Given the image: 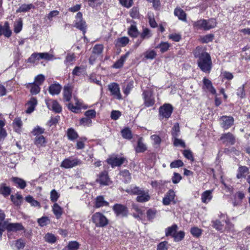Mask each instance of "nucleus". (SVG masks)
Segmentation results:
<instances>
[{"label":"nucleus","mask_w":250,"mask_h":250,"mask_svg":"<svg viewBox=\"0 0 250 250\" xmlns=\"http://www.w3.org/2000/svg\"><path fill=\"white\" fill-rule=\"evenodd\" d=\"M193 54L195 58H198L197 64L200 69L205 73H210L212 64L209 54L200 46L195 48Z\"/></svg>","instance_id":"nucleus-1"},{"label":"nucleus","mask_w":250,"mask_h":250,"mask_svg":"<svg viewBox=\"0 0 250 250\" xmlns=\"http://www.w3.org/2000/svg\"><path fill=\"white\" fill-rule=\"evenodd\" d=\"M54 56L48 53H34L28 59V62L31 63L37 62L41 59H44L47 61L51 60Z\"/></svg>","instance_id":"nucleus-2"},{"label":"nucleus","mask_w":250,"mask_h":250,"mask_svg":"<svg viewBox=\"0 0 250 250\" xmlns=\"http://www.w3.org/2000/svg\"><path fill=\"white\" fill-rule=\"evenodd\" d=\"M82 164V161L81 160L78 158H73L72 157H69L62 161L60 167L66 169H68L80 166Z\"/></svg>","instance_id":"nucleus-3"},{"label":"nucleus","mask_w":250,"mask_h":250,"mask_svg":"<svg viewBox=\"0 0 250 250\" xmlns=\"http://www.w3.org/2000/svg\"><path fill=\"white\" fill-rule=\"evenodd\" d=\"M93 222L97 227H103L108 223V220L106 217L100 212L95 213L92 217Z\"/></svg>","instance_id":"nucleus-4"},{"label":"nucleus","mask_w":250,"mask_h":250,"mask_svg":"<svg viewBox=\"0 0 250 250\" xmlns=\"http://www.w3.org/2000/svg\"><path fill=\"white\" fill-rule=\"evenodd\" d=\"M172 111V106L169 104H165L159 108V112L160 119H168L171 116Z\"/></svg>","instance_id":"nucleus-5"},{"label":"nucleus","mask_w":250,"mask_h":250,"mask_svg":"<svg viewBox=\"0 0 250 250\" xmlns=\"http://www.w3.org/2000/svg\"><path fill=\"white\" fill-rule=\"evenodd\" d=\"M113 210L117 216L124 217L127 216L128 209L125 205L116 204L113 206Z\"/></svg>","instance_id":"nucleus-6"},{"label":"nucleus","mask_w":250,"mask_h":250,"mask_svg":"<svg viewBox=\"0 0 250 250\" xmlns=\"http://www.w3.org/2000/svg\"><path fill=\"white\" fill-rule=\"evenodd\" d=\"M126 161L124 157H118L115 155L110 156L106 160L107 163L112 167L121 166Z\"/></svg>","instance_id":"nucleus-7"},{"label":"nucleus","mask_w":250,"mask_h":250,"mask_svg":"<svg viewBox=\"0 0 250 250\" xmlns=\"http://www.w3.org/2000/svg\"><path fill=\"white\" fill-rule=\"evenodd\" d=\"M220 125L224 129H228L234 124V118L231 116H223L220 118Z\"/></svg>","instance_id":"nucleus-8"},{"label":"nucleus","mask_w":250,"mask_h":250,"mask_svg":"<svg viewBox=\"0 0 250 250\" xmlns=\"http://www.w3.org/2000/svg\"><path fill=\"white\" fill-rule=\"evenodd\" d=\"M142 95L144 100V104L146 106H151L154 104L155 100L150 91L145 90L143 92Z\"/></svg>","instance_id":"nucleus-9"},{"label":"nucleus","mask_w":250,"mask_h":250,"mask_svg":"<svg viewBox=\"0 0 250 250\" xmlns=\"http://www.w3.org/2000/svg\"><path fill=\"white\" fill-rule=\"evenodd\" d=\"M45 103L47 107L56 113H59L62 111V107L59 103L55 100L46 99Z\"/></svg>","instance_id":"nucleus-10"},{"label":"nucleus","mask_w":250,"mask_h":250,"mask_svg":"<svg viewBox=\"0 0 250 250\" xmlns=\"http://www.w3.org/2000/svg\"><path fill=\"white\" fill-rule=\"evenodd\" d=\"M220 140L222 141L223 143L226 145H233L235 143V137L230 132L222 134L220 137Z\"/></svg>","instance_id":"nucleus-11"},{"label":"nucleus","mask_w":250,"mask_h":250,"mask_svg":"<svg viewBox=\"0 0 250 250\" xmlns=\"http://www.w3.org/2000/svg\"><path fill=\"white\" fill-rule=\"evenodd\" d=\"M108 89L111 94L117 99L120 100L122 99V95L120 93L119 85L115 83H113L108 85Z\"/></svg>","instance_id":"nucleus-12"},{"label":"nucleus","mask_w":250,"mask_h":250,"mask_svg":"<svg viewBox=\"0 0 250 250\" xmlns=\"http://www.w3.org/2000/svg\"><path fill=\"white\" fill-rule=\"evenodd\" d=\"M96 181L101 185H108L110 183V180L107 172L104 171L101 173Z\"/></svg>","instance_id":"nucleus-13"},{"label":"nucleus","mask_w":250,"mask_h":250,"mask_svg":"<svg viewBox=\"0 0 250 250\" xmlns=\"http://www.w3.org/2000/svg\"><path fill=\"white\" fill-rule=\"evenodd\" d=\"M12 32L8 22H5L3 26L0 24V36L3 35L4 37L9 38Z\"/></svg>","instance_id":"nucleus-14"},{"label":"nucleus","mask_w":250,"mask_h":250,"mask_svg":"<svg viewBox=\"0 0 250 250\" xmlns=\"http://www.w3.org/2000/svg\"><path fill=\"white\" fill-rule=\"evenodd\" d=\"M175 197V192L173 190H169L165 195L163 199V203L164 205H168L172 201Z\"/></svg>","instance_id":"nucleus-15"},{"label":"nucleus","mask_w":250,"mask_h":250,"mask_svg":"<svg viewBox=\"0 0 250 250\" xmlns=\"http://www.w3.org/2000/svg\"><path fill=\"white\" fill-rule=\"evenodd\" d=\"M150 198L147 191H145L142 189L139 194H138L136 197V201L138 202L144 203L148 201Z\"/></svg>","instance_id":"nucleus-16"},{"label":"nucleus","mask_w":250,"mask_h":250,"mask_svg":"<svg viewBox=\"0 0 250 250\" xmlns=\"http://www.w3.org/2000/svg\"><path fill=\"white\" fill-rule=\"evenodd\" d=\"M37 100L35 97H32L30 98V100L26 104V105L27 106V109L26 110V112L27 113H31L35 109L36 106L37 104Z\"/></svg>","instance_id":"nucleus-17"},{"label":"nucleus","mask_w":250,"mask_h":250,"mask_svg":"<svg viewBox=\"0 0 250 250\" xmlns=\"http://www.w3.org/2000/svg\"><path fill=\"white\" fill-rule=\"evenodd\" d=\"M147 149V146L143 142V138L140 137L137 141V145L135 150L136 153H141L145 152Z\"/></svg>","instance_id":"nucleus-18"},{"label":"nucleus","mask_w":250,"mask_h":250,"mask_svg":"<svg viewBox=\"0 0 250 250\" xmlns=\"http://www.w3.org/2000/svg\"><path fill=\"white\" fill-rule=\"evenodd\" d=\"M72 89L70 86H64L63 91V100L66 102H69L72 98Z\"/></svg>","instance_id":"nucleus-19"},{"label":"nucleus","mask_w":250,"mask_h":250,"mask_svg":"<svg viewBox=\"0 0 250 250\" xmlns=\"http://www.w3.org/2000/svg\"><path fill=\"white\" fill-rule=\"evenodd\" d=\"M109 206V203L105 200L102 196H99L96 197L95 201V207L96 208H99L102 207H107Z\"/></svg>","instance_id":"nucleus-20"},{"label":"nucleus","mask_w":250,"mask_h":250,"mask_svg":"<svg viewBox=\"0 0 250 250\" xmlns=\"http://www.w3.org/2000/svg\"><path fill=\"white\" fill-rule=\"evenodd\" d=\"M129 54V52H126L124 55L121 56L120 58L115 62V63L113 65V67L115 68H121L128 57Z\"/></svg>","instance_id":"nucleus-21"},{"label":"nucleus","mask_w":250,"mask_h":250,"mask_svg":"<svg viewBox=\"0 0 250 250\" xmlns=\"http://www.w3.org/2000/svg\"><path fill=\"white\" fill-rule=\"evenodd\" d=\"M203 83L205 88H207L211 93L212 94H216V90L212 86V83L209 80L205 77L203 78Z\"/></svg>","instance_id":"nucleus-22"},{"label":"nucleus","mask_w":250,"mask_h":250,"mask_svg":"<svg viewBox=\"0 0 250 250\" xmlns=\"http://www.w3.org/2000/svg\"><path fill=\"white\" fill-rule=\"evenodd\" d=\"M212 190H208L204 191L201 195V201L204 203H208L212 199Z\"/></svg>","instance_id":"nucleus-23"},{"label":"nucleus","mask_w":250,"mask_h":250,"mask_svg":"<svg viewBox=\"0 0 250 250\" xmlns=\"http://www.w3.org/2000/svg\"><path fill=\"white\" fill-rule=\"evenodd\" d=\"M62 86L59 83H54L51 84L49 87V92L52 95L59 94L61 90Z\"/></svg>","instance_id":"nucleus-24"},{"label":"nucleus","mask_w":250,"mask_h":250,"mask_svg":"<svg viewBox=\"0 0 250 250\" xmlns=\"http://www.w3.org/2000/svg\"><path fill=\"white\" fill-rule=\"evenodd\" d=\"M46 143L45 138L42 135L35 137L34 138V144L38 147L45 146Z\"/></svg>","instance_id":"nucleus-25"},{"label":"nucleus","mask_w":250,"mask_h":250,"mask_svg":"<svg viewBox=\"0 0 250 250\" xmlns=\"http://www.w3.org/2000/svg\"><path fill=\"white\" fill-rule=\"evenodd\" d=\"M74 99L75 100L76 106H74L72 104L69 103L67 105L68 108L72 112L78 113V111L80 109L81 104L77 98L74 97Z\"/></svg>","instance_id":"nucleus-26"},{"label":"nucleus","mask_w":250,"mask_h":250,"mask_svg":"<svg viewBox=\"0 0 250 250\" xmlns=\"http://www.w3.org/2000/svg\"><path fill=\"white\" fill-rule=\"evenodd\" d=\"M178 226L176 224L172 225L171 227H168L165 230L166 236H171L172 237L177 231Z\"/></svg>","instance_id":"nucleus-27"},{"label":"nucleus","mask_w":250,"mask_h":250,"mask_svg":"<svg viewBox=\"0 0 250 250\" xmlns=\"http://www.w3.org/2000/svg\"><path fill=\"white\" fill-rule=\"evenodd\" d=\"M174 13L176 16L178 17L179 20L183 21L186 20V14L182 9L178 8H175Z\"/></svg>","instance_id":"nucleus-28"},{"label":"nucleus","mask_w":250,"mask_h":250,"mask_svg":"<svg viewBox=\"0 0 250 250\" xmlns=\"http://www.w3.org/2000/svg\"><path fill=\"white\" fill-rule=\"evenodd\" d=\"M142 189L135 186H131L126 188L125 191L130 194L137 195L142 192Z\"/></svg>","instance_id":"nucleus-29"},{"label":"nucleus","mask_w":250,"mask_h":250,"mask_svg":"<svg viewBox=\"0 0 250 250\" xmlns=\"http://www.w3.org/2000/svg\"><path fill=\"white\" fill-rule=\"evenodd\" d=\"M75 26L82 30L83 34L85 33L86 28V23L83 20H75Z\"/></svg>","instance_id":"nucleus-30"},{"label":"nucleus","mask_w":250,"mask_h":250,"mask_svg":"<svg viewBox=\"0 0 250 250\" xmlns=\"http://www.w3.org/2000/svg\"><path fill=\"white\" fill-rule=\"evenodd\" d=\"M27 87L30 89V92L32 94H37L41 90L40 85L34 83H29L28 84Z\"/></svg>","instance_id":"nucleus-31"},{"label":"nucleus","mask_w":250,"mask_h":250,"mask_svg":"<svg viewBox=\"0 0 250 250\" xmlns=\"http://www.w3.org/2000/svg\"><path fill=\"white\" fill-rule=\"evenodd\" d=\"M206 20L204 19H201L196 21H195L193 25V26L197 29H203L206 30Z\"/></svg>","instance_id":"nucleus-32"},{"label":"nucleus","mask_w":250,"mask_h":250,"mask_svg":"<svg viewBox=\"0 0 250 250\" xmlns=\"http://www.w3.org/2000/svg\"><path fill=\"white\" fill-rule=\"evenodd\" d=\"M52 210L57 218H59L62 213V208L57 203L54 204Z\"/></svg>","instance_id":"nucleus-33"},{"label":"nucleus","mask_w":250,"mask_h":250,"mask_svg":"<svg viewBox=\"0 0 250 250\" xmlns=\"http://www.w3.org/2000/svg\"><path fill=\"white\" fill-rule=\"evenodd\" d=\"M249 168L246 166H241L239 167L237 178L238 179L242 177H245V174L248 173Z\"/></svg>","instance_id":"nucleus-34"},{"label":"nucleus","mask_w":250,"mask_h":250,"mask_svg":"<svg viewBox=\"0 0 250 250\" xmlns=\"http://www.w3.org/2000/svg\"><path fill=\"white\" fill-rule=\"evenodd\" d=\"M129 40L126 37H123L118 38L116 40V45L119 46H125L129 42Z\"/></svg>","instance_id":"nucleus-35"},{"label":"nucleus","mask_w":250,"mask_h":250,"mask_svg":"<svg viewBox=\"0 0 250 250\" xmlns=\"http://www.w3.org/2000/svg\"><path fill=\"white\" fill-rule=\"evenodd\" d=\"M11 192V189L9 187L6 186L5 184H1L0 185V193L4 196H8Z\"/></svg>","instance_id":"nucleus-36"},{"label":"nucleus","mask_w":250,"mask_h":250,"mask_svg":"<svg viewBox=\"0 0 250 250\" xmlns=\"http://www.w3.org/2000/svg\"><path fill=\"white\" fill-rule=\"evenodd\" d=\"M67 135L68 139L73 141L78 137V135L76 131L73 128H69L67 131Z\"/></svg>","instance_id":"nucleus-37"},{"label":"nucleus","mask_w":250,"mask_h":250,"mask_svg":"<svg viewBox=\"0 0 250 250\" xmlns=\"http://www.w3.org/2000/svg\"><path fill=\"white\" fill-rule=\"evenodd\" d=\"M25 200L27 202L30 203L31 204V205L33 207H40V203L37 200H35L34 199V198L30 195H28V196H26L25 197Z\"/></svg>","instance_id":"nucleus-38"},{"label":"nucleus","mask_w":250,"mask_h":250,"mask_svg":"<svg viewBox=\"0 0 250 250\" xmlns=\"http://www.w3.org/2000/svg\"><path fill=\"white\" fill-rule=\"evenodd\" d=\"M216 21L214 19H210L208 20H206V30H209L211 28L215 27L216 26Z\"/></svg>","instance_id":"nucleus-39"},{"label":"nucleus","mask_w":250,"mask_h":250,"mask_svg":"<svg viewBox=\"0 0 250 250\" xmlns=\"http://www.w3.org/2000/svg\"><path fill=\"white\" fill-rule=\"evenodd\" d=\"M33 5L32 4H24L21 5L18 10H17V12H25L29 11L31 8L33 7Z\"/></svg>","instance_id":"nucleus-40"},{"label":"nucleus","mask_w":250,"mask_h":250,"mask_svg":"<svg viewBox=\"0 0 250 250\" xmlns=\"http://www.w3.org/2000/svg\"><path fill=\"white\" fill-rule=\"evenodd\" d=\"M46 242L49 243H54L56 241V238L55 235L50 233H47L44 237Z\"/></svg>","instance_id":"nucleus-41"},{"label":"nucleus","mask_w":250,"mask_h":250,"mask_svg":"<svg viewBox=\"0 0 250 250\" xmlns=\"http://www.w3.org/2000/svg\"><path fill=\"white\" fill-rule=\"evenodd\" d=\"M75 60V56L74 54H67L65 58L64 63L66 65L68 66L72 64Z\"/></svg>","instance_id":"nucleus-42"},{"label":"nucleus","mask_w":250,"mask_h":250,"mask_svg":"<svg viewBox=\"0 0 250 250\" xmlns=\"http://www.w3.org/2000/svg\"><path fill=\"white\" fill-rule=\"evenodd\" d=\"M171 134L173 138L177 137L180 134V127L178 123L174 125L172 128Z\"/></svg>","instance_id":"nucleus-43"},{"label":"nucleus","mask_w":250,"mask_h":250,"mask_svg":"<svg viewBox=\"0 0 250 250\" xmlns=\"http://www.w3.org/2000/svg\"><path fill=\"white\" fill-rule=\"evenodd\" d=\"M121 133L124 138L130 139L132 138L131 131L128 128L123 129L121 131Z\"/></svg>","instance_id":"nucleus-44"},{"label":"nucleus","mask_w":250,"mask_h":250,"mask_svg":"<svg viewBox=\"0 0 250 250\" xmlns=\"http://www.w3.org/2000/svg\"><path fill=\"white\" fill-rule=\"evenodd\" d=\"M128 33L132 37H136L138 35V31L136 26L131 25L128 30Z\"/></svg>","instance_id":"nucleus-45"},{"label":"nucleus","mask_w":250,"mask_h":250,"mask_svg":"<svg viewBox=\"0 0 250 250\" xmlns=\"http://www.w3.org/2000/svg\"><path fill=\"white\" fill-rule=\"evenodd\" d=\"M157 210L155 209L150 208L147 210L146 216L149 220H152L153 219L156 215Z\"/></svg>","instance_id":"nucleus-46"},{"label":"nucleus","mask_w":250,"mask_h":250,"mask_svg":"<svg viewBox=\"0 0 250 250\" xmlns=\"http://www.w3.org/2000/svg\"><path fill=\"white\" fill-rule=\"evenodd\" d=\"M80 245L77 241H70L69 242L67 248L69 250H77L79 249Z\"/></svg>","instance_id":"nucleus-47"},{"label":"nucleus","mask_w":250,"mask_h":250,"mask_svg":"<svg viewBox=\"0 0 250 250\" xmlns=\"http://www.w3.org/2000/svg\"><path fill=\"white\" fill-rule=\"evenodd\" d=\"M157 55V53L155 51L153 50H147L145 54V57L146 59L153 60Z\"/></svg>","instance_id":"nucleus-48"},{"label":"nucleus","mask_w":250,"mask_h":250,"mask_svg":"<svg viewBox=\"0 0 250 250\" xmlns=\"http://www.w3.org/2000/svg\"><path fill=\"white\" fill-rule=\"evenodd\" d=\"M44 132V129L42 128L39 126H36L33 130L32 133L33 135L35 136V137L42 136V134H43Z\"/></svg>","instance_id":"nucleus-49"},{"label":"nucleus","mask_w":250,"mask_h":250,"mask_svg":"<svg viewBox=\"0 0 250 250\" xmlns=\"http://www.w3.org/2000/svg\"><path fill=\"white\" fill-rule=\"evenodd\" d=\"M213 37L214 36L212 34H208L201 37L200 40L202 43H208L212 41Z\"/></svg>","instance_id":"nucleus-50"},{"label":"nucleus","mask_w":250,"mask_h":250,"mask_svg":"<svg viewBox=\"0 0 250 250\" xmlns=\"http://www.w3.org/2000/svg\"><path fill=\"white\" fill-rule=\"evenodd\" d=\"M120 175L124 177L125 183L129 182L131 179L130 174L129 171L127 170H124L121 171Z\"/></svg>","instance_id":"nucleus-51"},{"label":"nucleus","mask_w":250,"mask_h":250,"mask_svg":"<svg viewBox=\"0 0 250 250\" xmlns=\"http://www.w3.org/2000/svg\"><path fill=\"white\" fill-rule=\"evenodd\" d=\"M169 47V44L167 42H162L160 44L156 46V48H160L161 52H166Z\"/></svg>","instance_id":"nucleus-52"},{"label":"nucleus","mask_w":250,"mask_h":250,"mask_svg":"<svg viewBox=\"0 0 250 250\" xmlns=\"http://www.w3.org/2000/svg\"><path fill=\"white\" fill-rule=\"evenodd\" d=\"M185 236V233L183 231H180L176 232L175 235H173V238L175 242H179L181 241Z\"/></svg>","instance_id":"nucleus-53"},{"label":"nucleus","mask_w":250,"mask_h":250,"mask_svg":"<svg viewBox=\"0 0 250 250\" xmlns=\"http://www.w3.org/2000/svg\"><path fill=\"white\" fill-rule=\"evenodd\" d=\"M104 46L102 44H96L93 47V53L94 54L100 55L103 52Z\"/></svg>","instance_id":"nucleus-54"},{"label":"nucleus","mask_w":250,"mask_h":250,"mask_svg":"<svg viewBox=\"0 0 250 250\" xmlns=\"http://www.w3.org/2000/svg\"><path fill=\"white\" fill-rule=\"evenodd\" d=\"M4 230L6 229L8 232L14 231L16 229V224L9 223L7 221L5 222V226L3 228Z\"/></svg>","instance_id":"nucleus-55"},{"label":"nucleus","mask_w":250,"mask_h":250,"mask_svg":"<svg viewBox=\"0 0 250 250\" xmlns=\"http://www.w3.org/2000/svg\"><path fill=\"white\" fill-rule=\"evenodd\" d=\"M45 80V77L42 74H39L37 75L34 79V82L33 83L41 85L44 81Z\"/></svg>","instance_id":"nucleus-56"},{"label":"nucleus","mask_w":250,"mask_h":250,"mask_svg":"<svg viewBox=\"0 0 250 250\" xmlns=\"http://www.w3.org/2000/svg\"><path fill=\"white\" fill-rule=\"evenodd\" d=\"M60 197V194L57 192L55 189H53L50 192V200L53 202H56L59 197Z\"/></svg>","instance_id":"nucleus-57"},{"label":"nucleus","mask_w":250,"mask_h":250,"mask_svg":"<svg viewBox=\"0 0 250 250\" xmlns=\"http://www.w3.org/2000/svg\"><path fill=\"white\" fill-rule=\"evenodd\" d=\"M184 165L183 162L181 160H177L172 162L170 164L171 168H177L182 167Z\"/></svg>","instance_id":"nucleus-58"},{"label":"nucleus","mask_w":250,"mask_h":250,"mask_svg":"<svg viewBox=\"0 0 250 250\" xmlns=\"http://www.w3.org/2000/svg\"><path fill=\"white\" fill-rule=\"evenodd\" d=\"M92 123V120L90 119H89L87 117H85L82 118L80 120V125H83V126H89L91 125Z\"/></svg>","instance_id":"nucleus-59"},{"label":"nucleus","mask_w":250,"mask_h":250,"mask_svg":"<svg viewBox=\"0 0 250 250\" xmlns=\"http://www.w3.org/2000/svg\"><path fill=\"white\" fill-rule=\"evenodd\" d=\"M49 222V219L47 217H42L38 220V223L41 227L47 225Z\"/></svg>","instance_id":"nucleus-60"},{"label":"nucleus","mask_w":250,"mask_h":250,"mask_svg":"<svg viewBox=\"0 0 250 250\" xmlns=\"http://www.w3.org/2000/svg\"><path fill=\"white\" fill-rule=\"evenodd\" d=\"M17 185L20 188L23 189L26 187V183L22 179L17 177Z\"/></svg>","instance_id":"nucleus-61"},{"label":"nucleus","mask_w":250,"mask_h":250,"mask_svg":"<svg viewBox=\"0 0 250 250\" xmlns=\"http://www.w3.org/2000/svg\"><path fill=\"white\" fill-rule=\"evenodd\" d=\"M168 242L167 241H163L160 243L157 247V250H167Z\"/></svg>","instance_id":"nucleus-62"},{"label":"nucleus","mask_w":250,"mask_h":250,"mask_svg":"<svg viewBox=\"0 0 250 250\" xmlns=\"http://www.w3.org/2000/svg\"><path fill=\"white\" fill-rule=\"evenodd\" d=\"M212 223L213 224V228L216 229L218 230H222L223 226L219 220H216L215 221H212Z\"/></svg>","instance_id":"nucleus-63"},{"label":"nucleus","mask_w":250,"mask_h":250,"mask_svg":"<svg viewBox=\"0 0 250 250\" xmlns=\"http://www.w3.org/2000/svg\"><path fill=\"white\" fill-rule=\"evenodd\" d=\"M130 16L133 18H138L139 16V10L137 7H133L130 12Z\"/></svg>","instance_id":"nucleus-64"}]
</instances>
